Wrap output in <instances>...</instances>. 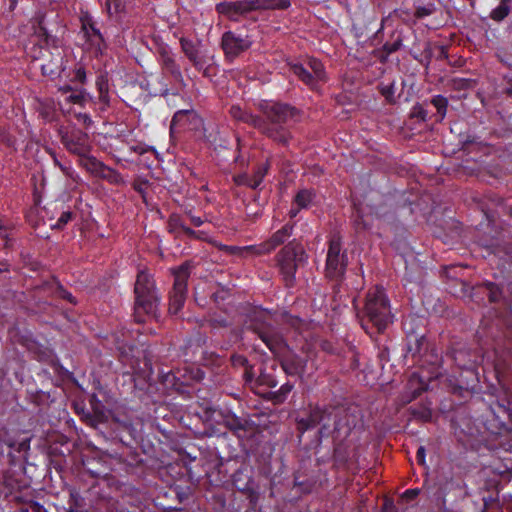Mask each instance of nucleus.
<instances>
[{"mask_svg":"<svg viewBox=\"0 0 512 512\" xmlns=\"http://www.w3.org/2000/svg\"><path fill=\"white\" fill-rule=\"evenodd\" d=\"M66 100L69 103L84 105L85 96L82 91H71Z\"/></svg>","mask_w":512,"mask_h":512,"instance_id":"obj_52","label":"nucleus"},{"mask_svg":"<svg viewBox=\"0 0 512 512\" xmlns=\"http://www.w3.org/2000/svg\"><path fill=\"white\" fill-rule=\"evenodd\" d=\"M209 244L213 245L218 250L223 251L227 255H233V256H237V257H244L248 254L255 255L254 245L244 246V247L229 246V245L221 244L220 242L214 240L213 238H211L209 240Z\"/></svg>","mask_w":512,"mask_h":512,"instance_id":"obj_26","label":"nucleus"},{"mask_svg":"<svg viewBox=\"0 0 512 512\" xmlns=\"http://www.w3.org/2000/svg\"><path fill=\"white\" fill-rule=\"evenodd\" d=\"M253 45V40L248 34H241L236 31H226L222 34L220 46L225 60L233 62Z\"/></svg>","mask_w":512,"mask_h":512,"instance_id":"obj_8","label":"nucleus"},{"mask_svg":"<svg viewBox=\"0 0 512 512\" xmlns=\"http://www.w3.org/2000/svg\"><path fill=\"white\" fill-rule=\"evenodd\" d=\"M160 297L157 290L135 296L134 318L137 323H144L145 317H156Z\"/></svg>","mask_w":512,"mask_h":512,"instance_id":"obj_13","label":"nucleus"},{"mask_svg":"<svg viewBox=\"0 0 512 512\" xmlns=\"http://www.w3.org/2000/svg\"><path fill=\"white\" fill-rule=\"evenodd\" d=\"M106 181H108L110 184L114 185H125L126 181L122 177V175L115 169L105 165L98 176Z\"/></svg>","mask_w":512,"mask_h":512,"instance_id":"obj_33","label":"nucleus"},{"mask_svg":"<svg viewBox=\"0 0 512 512\" xmlns=\"http://www.w3.org/2000/svg\"><path fill=\"white\" fill-rule=\"evenodd\" d=\"M293 385L289 382L283 384L277 391H272L269 393V399L274 404H281L283 403L288 394L292 391Z\"/></svg>","mask_w":512,"mask_h":512,"instance_id":"obj_38","label":"nucleus"},{"mask_svg":"<svg viewBox=\"0 0 512 512\" xmlns=\"http://www.w3.org/2000/svg\"><path fill=\"white\" fill-rule=\"evenodd\" d=\"M81 165L90 173L99 176L105 164L99 161L96 157L90 156L86 154L85 156H80Z\"/></svg>","mask_w":512,"mask_h":512,"instance_id":"obj_31","label":"nucleus"},{"mask_svg":"<svg viewBox=\"0 0 512 512\" xmlns=\"http://www.w3.org/2000/svg\"><path fill=\"white\" fill-rule=\"evenodd\" d=\"M215 10L229 20L237 22L240 17L254 12L255 6L253 0L223 1L216 4Z\"/></svg>","mask_w":512,"mask_h":512,"instance_id":"obj_14","label":"nucleus"},{"mask_svg":"<svg viewBox=\"0 0 512 512\" xmlns=\"http://www.w3.org/2000/svg\"><path fill=\"white\" fill-rule=\"evenodd\" d=\"M307 67L311 70L310 72L313 74V77L317 82L326 80L325 69L321 61L315 58H309L307 61Z\"/></svg>","mask_w":512,"mask_h":512,"instance_id":"obj_37","label":"nucleus"},{"mask_svg":"<svg viewBox=\"0 0 512 512\" xmlns=\"http://www.w3.org/2000/svg\"><path fill=\"white\" fill-rule=\"evenodd\" d=\"M434 11H435L434 5L430 4L427 6L417 7L414 15L417 19H422L424 17L431 15Z\"/></svg>","mask_w":512,"mask_h":512,"instance_id":"obj_51","label":"nucleus"},{"mask_svg":"<svg viewBox=\"0 0 512 512\" xmlns=\"http://www.w3.org/2000/svg\"><path fill=\"white\" fill-rule=\"evenodd\" d=\"M0 141L8 146L13 145L14 143L12 137L3 128H0Z\"/></svg>","mask_w":512,"mask_h":512,"instance_id":"obj_61","label":"nucleus"},{"mask_svg":"<svg viewBox=\"0 0 512 512\" xmlns=\"http://www.w3.org/2000/svg\"><path fill=\"white\" fill-rule=\"evenodd\" d=\"M223 424L234 434H239L241 431L246 432L249 429V421L247 419L238 417L231 412L223 415Z\"/></svg>","mask_w":512,"mask_h":512,"instance_id":"obj_27","label":"nucleus"},{"mask_svg":"<svg viewBox=\"0 0 512 512\" xmlns=\"http://www.w3.org/2000/svg\"><path fill=\"white\" fill-rule=\"evenodd\" d=\"M351 431L352 428L350 427L348 421L339 419L335 422L334 434L336 439L345 441L346 438L350 435Z\"/></svg>","mask_w":512,"mask_h":512,"instance_id":"obj_39","label":"nucleus"},{"mask_svg":"<svg viewBox=\"0 0 512 512\" xmlns=\"http://www.w3.org/2000/svg\"><path fill=\"white\" fill-rule=\"evenodd\" d=\"M60 67H61V57H58V59H56L55 61L51 60L47 64H42L41 70L44 75L52 76L59 72Z\"/></svg>","mask_w":512,"mask_h":512,"instance_id":"obj_45","label":"nucleus"},{"mask_svg":"<svg viewBox=\"0 0 512 512\" xmlns=\"http://www.w3.org/2000/svg\"><path fill=\"white\" fill-rule=\"evenodd\" d=\"M510 11V7L499 3L498 6L490 12V18L494 21L500 22L509 15Z\"/></svg>","mask_w":512,"mask_h":512,"instance_id":"obj_44","label":"nucleus"},{"mask_svg":"<svg viewBox=\"0 0 512 512\" xmlns=\"http://www.w3.org/2000/svg\"><path fill=\"white\" fill-rule=\"evenodd\" d=\"M348 264V259L345 254L339 255L338 257L327 256L326 260V273L330 278H339L341 277Z\"/></svg>","mask_w":512,"mask_h":512,"instance_id":"obj_23","label":"nucleus"},{"mask_svg":"<svg viewBox=\"0 0 512 512\" xmlns=\"http://www.w3.org/2000/svg\"><path fill=\"white\" fill-rule=\"evenodd\" d=\"M105 8L107 13L112 16L124 11L125 3L124 0H105Z\"/></svg>","mask_w":512,"mask_h":512,"instance_id":"obj_42","label":"nucleus"},{"mask_svg":"<svg viewBox=\"0 0 512 512\" xmlns=\"http://www.w3.org/2000/svg\"><path fill=\"white\" fill-rule=\"evenodd\" d=\"M411 117L426 122L428 120V111L423 104L416 103L411 109Z\"/></svg>","mask_w":512,"mask_h":512,"instance_id":"obj_49","label":"nucleus"},{"mask_svg":"<svg viewBox=\"0 0 512 512\" xmlns=\"http://www.w3.org/2000/svg\"><path fill=\"white\" fill-rule=\"evenodd\" d=\"M201 123L200 117L194 110H179L177 111L171 121L170 128H190V125L197 127Z\"/></svg>","mask_w":512,"mask_h":512,"instance_id":"obj_20","label":"nucleus"},{"mask_svg":"<svg viewBox=\"0 0 512 512\" xmlns=\"http://www.w3.org/2000/svg\"><path fill=\"white\" fill-rule=\"evenodd\" d=\"M430 103L437 110V121L441 122L446 117L447 109H448V99L443 95H435L431 98Z\"/></svg>","mask_w":512,"mask_h":512,"instance_id":"obj_36","label":"nucleus"},{"mask_svg":"<svg viewBox=\"0 0 512 512\" xmlns=\"http://www.w3.org/2000/svg\"><path fill=\"white\" fill-rule=\"evenodd\" d=\"M420 493V490L418 488H411L404 491L402 494V498L411 501L414 500Z\"/></svg>","mask_w":512,"mask_h":512,"instance_id":"obj_58","label":"nucleus"},{"mask_svg":"<svg viewBox=\"0 0 512 512\" xmlns=\"http://www.w3.org/2000/svg\"><path fill=\"white\" fill-rule=\"evenodd\" d=\"M150 185V182L142 177H137L132 183L133 189L140 194L144 202H146V189Z\"/></svg>","mask_w":512,"mask_h":512,"instance_id":"obj_43","label":"nucleus"},{"mask_svg":"<svg viewBox=\"0 0 512 512\" xmlns=\"http://www.w3.org/2000/svg\"><path fill=\"white\" fill-rule=\"evenodd\" d=\"M492 409L497 418H501L503 416L506 417L510 422H512L511 400L504 399L502 401H497Z\"/></svg>","mask_w":512,"mask_h":512,"instance_id":"obj_34","label":"nucleus"},{"mask_svg":"<svg viewBox=\"0 0 512 512\" xmlns=\"http://www.w3.org/2000/svg\"><path fill=\"white\" fill-rule=\"evenodd\" d=\"M78 121L82 122L86 126H90L92 124L91 117L86 113H79L76 115Z\"/></svg>","mask_w":512,"mask_h":512,"instance_id":"obj_64","label":"nucleus"},{"mask_svg":"<svg viewBox=\"0 0 512 512\" xmlns=\"http://www.w3.org/2000/svg\"><path fill=\"white\" fill-rule=\"evenodd\" d=\"M21 512H47L46 509L38 502L32 501L27 504L25 508L21 509Z\"/></svg>","mask_w":512,"mask_h":512,"instance_id":"obj_56","label":"nucleus"},{"mask_svg":"<svg viewBox=\"0 0 512 512\" xmlns=\"http://www.w3.org/2000/svg\"><path fill=\"white\" fill-rule=\"evenodd\" d=\"M74 216V213L70 210L63 211L56 223L51 225V228L62 230L74 218Z\"/></svg>","mask_w":512,"mask_h":512,"instance_id":"obj_47","label":"nucleus"},{"mask_svg":"<svg viewBox=\"0 0 512 512\" xmlns=\"http://www.w3.org/2000/svg\"><path fill=\"white\" fill-rule=\"evenodd\" d=\"M494 368L497 374L512 372V349H494Z\"/></svg>","mask_w":512,"mask_h":512,"instance_id":"obj_21","label":"nucleus"},{"mask_svg":"<svg viewBox=\"0 0 512 512\" xmlns=\"http://www.w3.org/2000/svg\"><path fill=\"white\" fill-rule=\"evenodd\" d=\"M184 215H185V217H187L189 219L191 225H193L195 227H200L207 221V219H203L200 216L194 215L192 210H186L184 212Z\"/></svg>","mask_w":512,"mask_h":512,"instance_id":"obj_53","label":"nucleus"},{"mask_svg":"<svg viewBox=\"0 0 512 512\" xmlns=\"http://www.w3.org/2000/svg\"><path fill=\"white\" fill-rule=\"evenodd\" d=\"M55 294L57 297L64 299L73 305L77 303L75 297L69 291H67L61 284L57 285Z\"/></svg>","mask_w":512,"mask_h":512,"instance_id":"obj_50","label":"nucleus"},{"mask_svg":"<svg viewBox=\"0 0 512 512\" xmlns=\"http://www.w3.org/2000/svg\"><path fill=\"white\" fill-rule=\"evenodd\" d=\"M58 134L62 144L69 152L77 156H85L91 151L89 136L81 129L60 127Z\"/></svg>","mask_w":512,"mask_h":512,"instance_id":"obj_11","label":"nucleus"},{"mask_svg":"<svg viewBox=\"0 0 512 512\" xmlns=\"http://www.w3.org/2000/svg\"><path fill=\"white\" fill-rule=\"evenodd\" d=\"M408 412L414 420L424 423L431 422L433 417L432 402L426 401L411 405Z\"/></svg>","mask_w":512,"mask_h":512,"instance_id":"obj_22","label":"nucleus"},{"mask_svg":"<svg viewBox=\"0 0 512 512\" xmlns=\"http://www.w3.org/2000/svg\"><path fill=\"white\" fill-rule=\"evenodd\" d=\"M445 358L453 362L459 369L476 375L477 365L483 360V356L476 350H472L463 343H453L447 350Z\"/></svg>","mask_w":512,"mask_h":512,"instance_id":"obj_7","label":"nucleus"},{"mask_svg":"<svg viewBox=\"0 0 512 512\" xmlns=\"http://www.w3.org/2000/svg\"><path fill=\"white\" fill-rule=\"evenodd\" d=\"M261 116L243 109L239 105H232L230 116L238 122L248 124L257 129L262 135L281 146H288L293 139L290 128L286 125L291 120H298L301 111L284 102L261 100L257 104Z\"/></svg>","mask_w":512,"mask_h":512,"instance_id":"obj_1","label":"nucleus"},{"mask_svg":"<svg viewBox=\"0 0 512 512\" xmlns=\"http://www.w3.org/2000/svg\"><path fill=\"white\" fill-rule=\"evenodd\" d=\"M294 224L287 223L281 229L274 232L266 241L254 245L255 255H265L274 251L278 246L284 244L286 240L292 235Z\"/></svg>","mask_w":512,"mask_h":512,"instance_id":"obj_17","label":"nucleus"},{"mask_svg":"<svg viewBox=\"0 0 512 512\" xmlns=\"http://www.w3.org/2000/svg\"><path fill=\"white\" fill-rule=\"evenodd\" d=\"M96 86L99 93V101L105 106L110 104L109 96V81L106 75H100L97 77Z\"/></svg>","mask_w":512,"mask_h":512,"instance_id":"obj_32","label":"nucleus"},{"mask_svg":"<svg viewBox=\"0 0 512 512\" xmlns=\"http://www.w3.org/2000/svg\"><path fill=\"white\" fill-rule=\"evenodd\" d=\"M341 253V241L340 237L337 235H333L329 241V248L327 256L332 257H338L339 255H342Z\"/></svg>","mask_w":512,"mask_h":512,"instance_id":"obj_46","label":"nucleus"},{"mask_svg":"<svg viewBox=\"0 0 512 512\" xmlns=\"http://www.w3.org/2000/svg\"><path fill=\"white\" fill-rule=\"evenodd\" d=\"M306 256L304 247L297 240L287 243L276 255V263L283 277L285 286L292 287L295 284V274L300 263Z\"/></svg>","mask_w":512,"mask_h":512,"instance_id":"obj_5","label":"nucleus"},{"mask_svg":"<svg viewBox=\"0 0 512 512\" xmlns=\"http://www.w3.org/2000/svg\"><path fill=\"white\" fill-rule=\"evenodd\" d=\"M401 45H402V40L400 38H397L393 42H386L383 45V50L389 55V54L394 53L397 50H399Z\"/></svg>","mask_w":512,"mask_h":512,"instance_id":"obj_54","label":"nucleus"},{"mask_svg":"<svg viewBox=\"0 0 512 512\" xmlns=\"http://www.w3.org/2000/svg\"><path fill=\"white\" fill-rule=\"evenodd\" d=\"M327 414L325 409L314 407L305 417H298L296 419L297 430L303 434L304 432L315 428L319 425Z\"/></svg>","mask_w":512,"mask_h":512,"instance_id":"obj_19","label":"nucleus"},{"mask_svg":"<svg viewBox=\"0 0 512 512\" xmlns=\"http://www.w3.org/2000/svg\"><path fill=\"white\" fill-rule=\"evenodd\" d=\"M378 90H379L380 94L385 98L387 103L394 104L396 102V99L394 97V93H395L394 82H391L389 84L380 83L378 85Z\"/></svg>","mask_w":512,"mask_h":512,"instance_id":"obj_40","label":"nucleus"},{"mask_svg":"<svg viewBox=\"0 0 512 512\" xmlns=\"http://www.w3.org/2000/svg\"><path fill=\"white\" fill-rule=\"evenodd\" d=\"M233 181L238 186H247L251 188V177L247 174H239L233 177Z\"/></svg>","mask_w":512,"mask_h":512,"instance_id":"obj_55","label":"nucleus"},{"mask_svg":"<svg viewBox=\"0 0 512 512\" xmlns=\"http://www.w3.org/2000/svg\"><path fill=\"white\" fill-rule=\"evenodd\" d=\"M255 11L287 10L291 6L290 0H253Z\"/></svg>","mask_w":512,"mask_h":512,"instance_id":"obj_29","label":"nucleus"},{"mask_svg":"<svg viewBox=\"0 0 512 512\" xmlns=\"http://www.w3.org/2000/svg\"><path fill=\"white\" fill-rule=\"evenodd\" d=\"M154 291H156L154 279L145 270H140L137 273V277H136V281H135V285H134L135 296L154 292Z\"/></svg>","mask_w":512,"mask_h":512,"instance_id":"obj_24","label":"nucleus"},{"mask_svg":"<svg viewBox=\"0 0 512 512\" xmlns=\"http://www.w3.org/2000/svg\"><path fill=\"white\" fill-rule=\"evenodd\" d=\"M471 298L482 305L497 304L503 299V291L497 284L485 281L472 288Z\"/></svg>","mask_w":512,"mask_h":512,"instance_id":"obj_15","label":"nucleus"},{"mask_svg":"<svg viewBox=\"0 0 512 512\" xmlns=\"http://www.w3.org/2000/svg\"><path fill=\"white\" fill-rule=\"evenodd\" d=\"M412 362L420 368V372H414L409 378L408 389L412 398L418 397L428 389V382L443 376L447 370L444 368V358L437 349L430 345L428 340L419 353H409Z\"/></svg>","mask_w":512,"mask_h":512,"instance_id":"obj_2","label":"nucleus"},{"mask_svg":"<svg viewBox=\"0 0 512 512\" xmlns=\"http://www.w3.org/2000/svg\"><path fill=\"white\" fill-rule=\"evenodd\" d=\"M389 348L388 347H383L379 350L378 352V358L380 360L381 363H386L389 361Z\"/></svg>","mask_w":512,"mask_h":512,"instance_id":"obj_63","label":"nucleus"},{"mask_svg":"<svg viewBox=\"0 0 512 512\" xmlns=\"http://www.w3.org/2000/svg\"><path fill=\"white\" fill-rule=\"evenodd\" d=\"M179 43L181 51L184 53L193 67L198 71H202L203 76L208 77L210 66L209 62L212 61L214 57L213 55H208L206 51L201 49L202 42H194L191 39L181 37Z\"/></svg>","mask_w":512,"mask_h":512,"instance_id":"obj_10","label":"nucleus"},{"mask_svg":"<svg viewBox=\"0 0 512 512\" xmlns=\"http://www.w3.org/2000/svg\"><path fill=\"white\" fill-rule=\"evenodd\" d=\"M74 79L77 80L78 82L82 83V84L86 81V72H85V69L83 67H78L75 70Z\"/></svg>","mask_w":512,"mask_h":512,"instance_id":"obj_62","label":"nucleus"},{"mask_svg":"<svg viewBox=\"0 0 512 512\" xmlns=\"http://www.w3.org/2000/svg\"><path fill=\"white\" fill-rule=\"evenodd\" d=\"M186 227L187 225L185 224V220L182 215L177 213H172L169 215L167 221V230L176 238L182 237V232Z\"/></svg>","mask_w":512,"mask_h":512,"instance_id":"obj_30","label":"nucleus"},{"mask_svg":"<svg viewBox=\"0 0 512 512\" xmlns=\"http://www.w3.org/2000/svg\"><path fill=\"white\" fill-rule=\"evenodd\" d=\"M182 236H186L189 239L203 240L209 243L211 237L204 231H195L190 227H186L182 232Z\"/></svg>","mask_w":512,"mask_h":512,"instance_id":"obj_48","label":"nucleus"},{"mask_svg":"<svg viewBox=\"0 0 512 512\" xmlns=\"http://www.w3.org/2000/svg\"><path fill=\"white\" fill-rule=\"evenodd\" d=\"M313 199V193L310 190L304 189L300 190L295 198L294 201L298 205L299 209L307 208L309 204L311 203Z\"/></svg>","mask_w":512,"mask_h":512,"instance_id":"obj_41","label":"nucleus"},{"mask_svg":"<svg viewBox=\"0 0 512 512\" xmlns=\"http://www.w3.org/2000/svg\"><path fill=\"white\" fill-rule=\"evenodd\" d=\"M192 264L189 261L172 269L174 283L169 292L168 311L170 314H178L184 306L187 298V284L191 275Z\"/></svg>","mask_w":512,"mask_h":512,"instance_id":"obj_6","label":"nucleus"},{"mask_svg":"<svg viewBox=\"0 0 512 512\" xmlns=\"http://www.w3.org/2000/svg\"><path fill=\"white\" fill-rule=\"evenodd\" d=\"M270 168V162L269 160H266L263 163H259L257 167L254 170V173L251 177V188L257 189L259 185L262 183L265 175L267 174L268 170Z\"/></svg>","mask_w":512,"mask_h":512,"instance_id":"obj_35","label":"nucleus"},{"mask_svg":"<svg viewBox=\"0 0 512 512\" xmlns=\"http://www.w3.org/2000/svg\"><path fill=\"white\" fill-rule=\"evenodd\" d=\"M160 55V62L162 65V68L165 72L170 74V76L176 81L181 84L184 83V78L182 75V71L180 68V65L177 63L174 54L166 49L161 48L159 51Z\"/></svg>","mask_w":512,"mask_h":512,"instance_id":"obj_18","label":"nucleus"},{"mask_svg":"<svg viewBox=\"0 0 512 512\" xmlns=\"http://www.w3.org/2000/svg\"><path fill=\"white\" fill-rule=\"evenodd\" d=\"M425 319L416 315H408L402 322L407 339V353H419L426 344Z\"/></svg>","mask_w":512,"mask_h":512,"instance_id":"obj_9","label":"nucleus"},{"mask_svg":"<svg viewBox=\"0 0 512 512\" xmlns=\"http://www.w3.org/2000/svg\"><path fill=\"white\" fill-rule=\"evenodd\" d=\"M426 449L424 446H420L416 452V460L419 465H425Z\"/></svg>","mask_w":512,"mask_h":512,"instance_id":"obj_60","label":"nucleus"},{"mask_svg":"<svg viewBox=\"0 0 512 512\" xmlns=\"http://www.w3.org/2000/svg\"><path fill=\"white\" fill-rule=\"evenodd\" d=\"M32 27L35 36L46 46L59 47L60 37L65 32V26L58 14L38 12L32 18Z\"/></svg>","mask_w":512,"mask_h":512,"instance_id":"obj_4","label":"nucleus"},{"mask_svg":"<svg viewBox=\"0 0 512 512\" xmlns=\"http://www.w3.org/2000/svg\"><path fill=\"white\" fill-rule=\"evenodd\" d=\"M393 322L389 299L383 288L376 286L366 296L364 315L360 317L363 330L369 335L382 333Z\"/></svg>","mask_w":512,"mask_h":512,"instance_id":"obj_3","label":"nucleus"},{"mask_svg":"<svg viewBox=\"0 0 512 512\" xmlns=\"http://www.w3.org/2000/svg\"><path fill=\"white\" fill-rule=\"evenodd\" d=\"M231 363L234 367H246L248 365V359L243 355H232Z\"/></svg>","mask_w":512,"mask_h":512,"instance_id":"obj_57","label":"nucleus"},{"mask_svg":"<svg viewBox=\"0 0 512 512\" xmlns=\"http://www.w3.org/2000/svg\"><path fill=\"white\" fill-rule=\"evenodd\" d=\"M382 512H400L394 502L390 499H386L382 506Z\"/></svg>","mask_w":512,"mask_h":512,"instance_id":"obj_59","label":"nucleus"},{"mask_svg":"<svg viewBox=\"0 0 512 512\" xmlns=\"http://www.w3.org/2000/svg\"><path fill=\"white\" fill-rule=\"evenodd\" d=\"M259 338L267 345L272 352H277L281 349L283 339L270 329L254 328Z\"/></svg>","mask_w":512,"mask_h":512,"instance_id":"obj_25","label":"nucleus"},{"mask_svg":"<svg viewBox=\"0 0 512 512\" xmlns=\"http://www.w3.org/2000/svg\"><path fill=\"white\" fill-rule=\"evenodd\" d=\"M234 487L255 506L260 498L259 486L253 478V468L247 465L239 467L232 476Z\"/></svg>","mask_w":512,"mask_h":512,"instance_id":"obj_12","label":"nucleus"},{"mask_svg":"<svg viewBox=\"0 0 512 512\" xmlns=\"http://www.w3.org/2000/svg\"><path fill=\"white\" fill-rule=\"evenodd\" d=\"M81 31L84 33L87 41L93 46L96 52L102 53L106 44L97 23L89 13H84L80 17Z\"/></svg>","mask_w":512,"mask_h":512,"instance_id":"obj_16","label":"nucleus"},{"mask_svg":"<svg viewBox=\"0 0 512 512\" xmlns=\"http://www.w3.org/2000/svg\"><path fill=\"white\" fill-rule=\"evenodd\" d=\"M290 71L298 77L303 83L309 86L311 89H315L318 82L313 77V74L308 70V67H305L300 63H292L289 64Z\"/></svg>","mask_w":512,"mask_h":512,"instance_id":"obj_28","label":"nucleus"}]
</instances>
